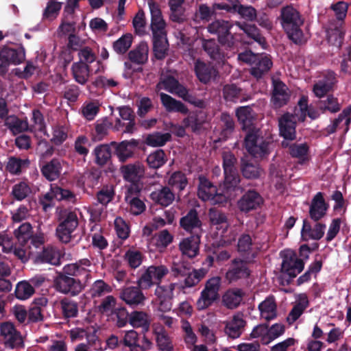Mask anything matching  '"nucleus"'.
<instances>
[{
    "instance_id": "obj_22",
    "label": "nucleus",
    "mask_w": 351,
    "mask_h": 351,
    "mask_svg": "<svg viewBox=\"0 0 351 351\" xmlns=\"http://www.w3.org/2000/svg\"><path fill=\"white\" fill-rule=\"evenodd\" d=\"M73 197V193L69 190L62 189L58 186H51L50 191L47 192L42 199L43 208L47 210V208L50 206L49 202L56 199L58 201L62 199L70 200Z\"/></svg>"
},
{
    "instance_id": "obj_21",
    "label": "nucleus",
    "mask_w": 351,
    "mask_h": 351,
    "mask_svg": "<svg viewBox=\"0 0 351 351\" xmlns=\"http://www.w3.org/2000/svg\"><path fill=\"white\" fill-rule=\"evenodd\" d=\"M273 85L271 100L274 105L279 108L287 104L289 99V93L287 86L279 80H274Z\"/></svg>"
},
{
    "instance_id": "obj_32",
    "label": "nucleus",
    "mask_w": 351,
    "mask_h": 351,
    "mask_svg": "<svg viewBox=\"0 0 351 351\" xmlns=\"http://www.w3.org/2000/svg\"><path fill=\"white\" fill-rule=\"evenodd\" d=\"M324 231L325 226L321 223H317L313 228H311L306 221H304L301 235L302 239L304 241L309 239L318 240L323 237Z\"/></svg>"
},
{
    "instance_id": "obj_17",
    "label": "nucleus",
    "mask_w": 351,
    "mask_h": 351,
    "mask_svg": "<svg viewBox=\"0 0 351 351\" xmlns=\"http://www.w3.org/2000/svg\"><path fill=\"white\" fill-rule=\"evenodd\" d=\"M0 330L6 346L10 348H14L22 345V337L19 332L15 329L13 324L10 322L2 324L0 327Z\"/></svg>"
},
{
    "instance_id": "obj_58",
    "label": "nucleus",
    "mask_w": 351,
    "mask_h": 351,
    "mask_svg": "<svg viewBox=\"0 0 351 351\" xmlns=\"http://www.w3.org/2000/svg\"><path fill=\"white\" fill-rule=\"evenodd\" d=\"M132 43V36L130 34L123 35L113 43V49L119 54L125 53Z\"/></svg>"
},
{
    "instance_id": "obj_4",
    "label": "nucleus",
    "mask_w": 351,
    "mask_h": 351,
    "mask_svg": "<svg viewBox=\"0 0 351 351\" xmlns=\"http://www.w3.org/2000/svg\"><path fill=\"white\" fill-rule=\"evenodd\" d=\"M157 90H165L167 92L175 94L198 107H202L204 102L198 100L195 101L189 93L186 88L181 85L178 80L171 76L162 77L160 82L157 84Z\"/></svg>"
},
{
    "instance_id": "obj_45",
    "label": "nucleus",
    "mask_w": 351,
    "mask_h": 351,
    "mask_svg": "<svg viewBox=\"0 0 351 351\" xmlns=\"http://www.w3.org/2000/svg\"><path fill=\"white\" fill-rule=\"evenodd\" d=\"M244 321L240 316H234L226 326V332L231 338H238L241 334Z\"/></svg>"
},
{
    "instance_id": "obj_36",
    "label": "nucleus",
    "mask_w": 351,
    "mask_h": 351,
    "mask_svg": "<svg viewBox=\"0 0 351 351\" xmlns=\"http://www.w3.org/2000/svg\"><path fill=\"white\" fill-rule=\"evenodd\" d=\"M138 142L136 140H131L129 141H123L116 147V153L122 162L130 158L134 151L135 147L137 146Z\"/></svg>"
},
{
    "instance_id": "obj_31",
    "label": "nucleus",
    "mask_w": 351,
    "mask_h": 351,
    "mask_svg": "<svg viewBox=\"0 0 351 351\" xmlns=\"http://www.w3.org/2000/svg\"><path fill=\"white\" fill-rule=\"evenodd\" d=\"M60 253L54 247H47L35 258L36 263H49L53 265L60 264Z\"/></svg>"
},
{
    "instance_id": "obj_6",
    "label": "nucleus",
    "mask_w": 351,
    "mask_h": 351,
    "mask_svg": "<svg viewBox=\"0 0 351 351\" xmlns=\"http://www.w3.org/2000/svg\"><path fill=\"white\" fill-rule=\"evenodd\" d=\"M169 269L165 265H152L146 268L138 279L139 288L147 289L154 285H159L162 278L168 274Z\"/></svg>"
},
{
    "instance_id": "obj_9",
    "label": "nucleus",
    "mask_w": 351,
    "mask_h": 351,
    "mask_svg": "<svg viewBox=\"0 0 351 351\" xmlns=\"http://www.w3.org/2000/svg\"><path fill=\"white\" fill-rule=\"evenodd\" d=\"M63 274H60L54 280V287L57 291L62 293H70L75 295L80 293L84 285L80 279H75Z\"/></svg>"
},
{
    "instance_id": "obj_34",
    "label": "nucleus",
    "mask_w": 351,
    "mask_h": 351,
    "mask_svg": "<svg viewBox=\"0 0 351 351\" xmlns=\"http://www.w3.org/2000/svg\"><path fill=\"white\" fill-rule=\"evenodd\" d=\"M261 317L271 320L276 316V304L273 297H268L258 305Z\"/></svg>"
},
{
    "instance_id": "obj_15",
    "label": "nucleus",
    "mask_w": 351,
    "mask_h": 351,
    "mask_svg": "<svg viewBox=\"0 0 351 351\" xmlns=\"http://www.w3.org/2000/svg\"><path fill=\"white\" fill-rule=\"evenodd\" d=\"M148 5L151 14V29L153 36L165 35L167 34L166 22L158 4L153 1H149Z\"/></svg>"
},
{
    "instance_id": "obj_25",
    "label": "nucleus",
    "mask_w": 351,
    "mask_h": 351,
    "mask_svg": "<svg viewBox=\"0 0 351 351\" xmlns=\"http://www.w3.org/2000/svg\"><path fill=\"white\" fill-rule=\"evenodd\" d=\"M199 242V236H191L182 239L180 242L179 247L183 255L193 258L198 254Z\"/></svg>"
},
{
    "instance_id": "obj_11",
    "label": "nucleus",
    "mask_w": 351,
    "mask_h": 351,
    "mask_svg": "<svg viewBox=\"0 0 351 351\" xmlns=\"http://www.w3.org/2000/svg\"><path fill=\"white\" fill-rule=\"evenodd\" d=\"M25 59L22 49L4 47L0 51V73H5L11 64H19Z\"/></svg>"
},
{
    "instance_id": "obj_50",
    "label": "nucleus",
    "mask_w": 351,
    "mask_h": 351,
    "mask_svg": "<svg viewBox=\"0 0 351 351\" xmlns=\"http://www.w3.org/2000/svg\"><path fill=\"white\" fill-rule=\"evenodd\" d=\"M34 293L33 285L26 280L17 283L15 289L16 298L21 300H25L29 298Z\"/></svg>"
},
{
    "instance_id": "obj_33",
    "label": "nucleus",
    "mask_w": 351,
    "mask_h": 351,
    "mask_svg": "<svg viewBox=\"0 0 351 351\" xmlns=\"http://www.w3.org/2000/svg\"><path fill=\"white\" fill-rule=\"evenodd\" d=\"M197 78L203 83L208 82L216 75L215 69L210 65L197 60L195 64Z\"/></svg>"
},
{
    "instance_id": "obj_3",
    "label": "nucleus",
    "mask_w": 351,
    "mask_h": 351,
    "mask_svg": "<svg viewBox=\"0 0 351 351\" xmlns=\"http://www.w3.org/2000/svg\"><path fill=\"white\" fill-rule=\"evenodd\" d=\"M245 145L248 152L255 158L267 155L271 148L270 141L261 136L259 130L254 129L246 135Z\"/></svg>"
},
{
    "instance_id": "obj_51",
    "label": "nucleus",
    "mask_w": 351,
    "mask_h": 351,
    "mask_svg": "<svg viewBox=\"0 0 351 351\" xmlns=\"http://www.w3.org/2000/svg\"><path fill=\"white\" fill-rule=\"evenodd\" d=\"M32 193L29 184L25 181L15 184L11 191V195L15 199L21 201L26 198Z\"/></svg>"
},
{
    "instance_id": "obj_18",
    "label": "nucleus",
    "mask_w": 351,
    "mask_h": 351,
    "mask_svg": "<svg viewBox=\"0 0 351 351\" xmlns=\"http://www.w3.org/2000/svg\"><path fill=\"white\" fill-rule=\"evenodd\" d=\"M263 203V199L255 191H248L237 202L239 209L245 213L256 209Z\"/></svg>"
},
{
    "instance_id": "obj_39",
    "label": "nucleus",
    "mask_w": 351,
    "mask_h": 351,
    "mask_svg": "<svg viewBox=\"0 0 351 351\" xmlns=\"http://www.w3.org/2000/svg\"><path fill=\"white\" fill-rule=\"evenodd\" d=\"M184 0H168L170 18L173 21L181 22L185 19Z\"/></svg>"
},
{
    "instance_id": "obj_14",
    "label": "nucleus",
    "mask_w": 351,
    "mask_h": 351,
    "mask_svg": "<svg viewBox=\"0 0 351 351\" xmlns=\"http://www.w3.org/2000/svg\"><path fill=\"white\" fill-rule=\"evenodd\" d=\"M77 225L76 213L73 212L69 213L64 220L57 228L56 234L59 239L64 243L69 242L71 234Z\"/></svg>"
},
{
    "instance_id": "obj_53",
    "label": "nucleus",
    "mask_w": 351,
    "mask_h": 351,
    "mask_svg": "<svg viewBox=\"0 0 351 351\" xmlns=\"http://www.w3.org/2000/svg\"><path fill=\"white\" fill-rule=\"evenodd\" d=\"M319 108L322 112L328 111L331 113H335L340 110L341 104L337 97L329 95L325 99L319 101Z\"/></svg>"
},
{
    "instance_id": "obj_23",
    "label": "nucleus",
    "mask_w": 351,
    "mask_h": 351,
    "mask_svg": "<svg viewBox=\"0 0 351 351\" xmlns=\"http://www.w3.org/2000/svg\"><path fill=\"white\" fill-rule=\"evenodd\" d=\"M272 62L270 58L263 54H258L256 60L251 65V74L256 77H261L263 74L267 73L271 67Z\"/></svg>"
},
{
    "instance_id": "obj_12",
    "label": "nucleus",
    "mask_w": 351,
    "mask_h": 351,
    "mask_svg": "<svg viewBox=\"0 0 351 351\" xmlns=\"http://www.w3.org/2000/svg\"><path fill=\"white\" fill-rule=\"evenodd\" d=\"M176 283L167 285H158L155 289V295L158 302V309L161 312H167L171 309V300L173 298V291Z\"/></svg>"
},
{
    "instance_id": "obj_8",
    "label": "nucleus",
    "mask_w": 351,
    "mask_h": 351,
    "mask_svg": "<svg viewBox=\"0 0 351 351\" xmlns=\"http://www.w3.org/2000/svg\"><path fill=\"white\" fill-rule=\"evenodd\" d=\"M94 265L88 258H82L75 263L67 264L63 267V272L71 276L78 278L80 281H86L90 278Z\"/></svg>"
},
{
    "instance_id": "obj_56",
    "label": "nucleus",
    "mask_w": 351,
    "mask_h": 351,
    "mask_svg": "<svg viewBox=\"0 0 351 351\" xmlns=\"http://www.w3.org/2000/svg\"><path fill=\"white\" fill-rule=\"evenodd\" d=\"M172 239V235L167 230H164L152 239L150 245H155L160 250L171 243Z\"/></svg>"
},
{
    "instance_id": "obj_64",
    "label": "nucleus",
    "mask_w": 351,
    "mask_h": 351,
    "mask_svg": "<svg viewBox=\"0 0 351 351\" xmlns=\"http://www.w3.org/2000/svg\"><path fill=\"white\" fill-rule=\"evenodd\" d=\"M14 235L21 244H25L32 237V226L29 223H24L14 231Z\"/></svg>"
},
{
    "instance_id": "obj_43",
    "label": "nucleus",
    "mask_w": 351,
    "mask_h": 351,
    "mask_svg": "<svg viewBox=\"0 0 351 351\" xmlns=\"http://www.w3.org/2000/svg\"><path fill=\"white\" fill-rule=\"evenodd\" d=\"M130 324L134 328H143L147 331L149 326L148 315L142 311H134L129 316Z\"/></svg>"
},
{
    "instance_id": "obj_44",
    "label": "nucleus",
    "mask_w": 351,
    "mask_h": 351,
    "mask_svg": "<svg viewBox=\"0 0 351 351\" xmlns=\"http://www.w3.org/2000/svg\"><path fill=\"white\" fill-rule=\"evenodd\" d=\"M151 197L162 206H167L171 204L175 197L173 192L169 188L164 187L161 190L152 192Z\"/></svg>"
},
{
    "instance_id": "obj_5",
    "label": "nucleus",
    "mask_w": 351,
    "mask_h": 351,
    "mask_svg": "<svg viewBox=\"0 0 351 351\" xmlns=\"http://www.w3.org/2000/svg\"><path fill=\"white\" fill-rule=\"evenodd\" d=\"M197 195L203 201H210L212 204H221L228 200V196L223 193L221 186L216 189L204 177H199Z\"/></svg>"
},
{
    "instance_id": "obj_41",
    "label": "nucleus",
    "mask_w": 351,
    "mask_h": 351,
    "mask_svg": "<svg viewBox=\"0 0 351 351\" xmlns=\"http://www.w3.org/2000/svg\"><path fill=\"white\" fill-rule=\"evenodd\" d=\"M135 186L131 185L130 188H128V191L125 194V201L130 204V212L135 215H138L142 213L145 209V205L143 201L136 198L135 197H132V191Z\"/></svg>"
},
{
    "instance_id": "obj_13",
    "label": "nucleus",
    "mask_w": 351,
    "mask_h": 351,
    "mask_svg": "<svg viewBox=\"0 0 351 351\" xmlns=\"http://www.w3.org/2000/svg\"><path fill=\"white\" fill-rule=\"evenodd\" d=\"M232 25L223 20H216L208 26V32L210 34H217L221 43L230 47L233 45L232 36L229 33Z\"/></svg>"
},
{
    "instance_id": "obj_57",
    "label": "nucleus",
    "mask_w": 351,
    "mask_h": 351,
    "mask_svg": "<svg viewBox=\"0 0 351 351\" xmlns=\"http://www.w3.org/2000/svg\"><path fill=\"white\" fill-rule=\"evenodd\" d=\"M167 161L166 156L163 150L158 149L151 153L147 158V162L149 167L158 169L162 167Z\"/></svg>"
},
{
    "instance_id": "obj_10",
    "label": "nucleus",
    "mask_w": 351,
    "mask_h": 351,
    "mask_svg": "<svg viewBox=\"0 0 351 351\" xmlns=\"http://www.w3.org/2000/svg\"><path fill=\"white\" fill-rule=\"evenodd\" d=\"M302 260L298 258L296 254L287 250L283 252V261L282 263L281 271L290 278L295 277L304 269Z\"/></svg>"
},
{
    "instance_id": "obj_7",
    "label": "nucleus",
    "mask_w": 351,
    "mask_h": 351,
    "mask_svg": "<svg viewBox=\"0 0 351 351\" xmlns=\"http://www.w3.org/2000/svg\"><path fill=\"white\" fill-rule=\"evenodd\" d=\"M208 215L211 229L216 232L217 237L221 238L222 243H230L232 240L235 239L234 236L232 239L227 238L226 232L229 223L225 214L215 209H210Z\"/></svg>"
},
{
    "instance_id": "obj_26",
    "label": "nucleus",
    "mask_w": 351,
    "mask_h": 351,
    "mask_svg": "<svg viewBox=\"0 0 351 351\" xmlns=\"http://www.w3.org/2000/svg\"><path fill=\"white\" fill-rule=\"evenodd\" d=\"M249 274L250 271L245 263L242 261H235L231 268L227 271L226 278L229 282H232L239 279L247 278Z\"/></svg>"
},
{
    "instance_id": "obj_62",
    "label": "nucleus",
    "mask_w": 351,
    "mask_h": 351,
    "mask_svg": "<svg viewBox=\"0 0 351 351\" xmlns=\"http://www.w3.org/2000/svg\"><path fill=\"white\" fill-rule=\"evenodd\" d=\"M112 291V288L101 280H96L92 285L90 293L93 298H99Z\"/></svg>"
},
{
    "instance_id": "obj_1",
    "label": "nucleus",
    "mask_w": 351,
    "mask_h": 351,
    "mask_svg": "<svg viewBox=\"0 0 351 351\" xmlns=\"http://www.w3.org/2000/svg\"><path fill=\"white\" fill-rule=\"evenodd\" d=\"M281 19L282 27L289 38L295 43H301L303 41V34L300 27L303 21L299 12L291 6L285 7L281 11Z\"/></svg>"
},
{
    "instance_id": "obj_29",
    "label": "nucleus",
    "mask_w": 351,
    "mask_h": 351,
    "mask_svg": "<svg viewBox=\"0 0 351 351\" xmlns=\"http://www.w3.org/2000/svg\"><path fill=\"white\" fill-rule=\"evenodd\" d=\"M121 170L123 178L132 183L137 182L144 174V167L140 162L123 166Z\"/></svg>"
},
{
    "instance_id": "obj_47",
    "label": "nucleus",
    "mask_w": 351,
    "mask_h": 351,
    "mask_svg": "<svg viewBox=\"0 0 351 351\" xmlns=\"http://www.w3.org/2000/svg\"><path fill=\"white\" fill-rule=\"evenodd\" d=\"M5 125L10 131L16 134L28 129V123L27 121L21 120L16 116H8L5 119Z\"/></svg>"
},
{
    "instance_id": "obj_54",
    "label": "nucleus",
    "mask_w": 351,
    "mask_h": 351,
    "mask_svg": "<svg viewBox=\"0 0 351 351\" xmlns=\"http://www.w3.org/2000/svg\"><path fill=\"white\" fill-rule=\"evenodd\" d=\"M203 47L211 58L219 62H223L224 56L219 50L218 46L213 40H204Z\"/></svg>"
},
{
    "instance_id": "obj_61",
    "label": "nucleus",
    "mask_w": 351,
    "mask_h": 351,
    "mask_svg": "<svg viewBox=\"0 0 351 351\" xmlns=\"http://www.w3.org/2000/svg\"><path fill=\"white\" fill-rule=\"evenodd\" d=\"M208 269L205 268H200L199 269H194L189 274L184 280V285L186 287H192L197 284L206 275Z\"/></svg>"
},
{
    "instance_id": "obj_35",
    "label": "nucleus",
    "mask_w": 351,
    "mask_h": 351,
    "mask_svg": "<svg viewBox=\"0 0 351 351\" xmlns=\"http://www.w3.org/2000/svg\"><path fill=\"white\" fill-rule=\"evenodd\" d=\"M160 96L161 102L167 111L179 112L182 114L187 113L188 109L182 102L163 93H161Z\"/></svg>"
},
{
    "instance_id": "obj_49",
    "label": "nucleus",
    "mask_w": 351,
    "mask_h": 351,
    "mask_svg": "<svg viewBox=\"0 0 351 351\" xmlns=\"http://www.w3.org/2000/svg\"><path fill=\"white\" fill-rule=\"evenodd\" d=\"M166 34L158 35L154 36V51L155 56L158 59L165 58L168 50V42Z\"/></svg>"
},
{
    "instance_id": "obj_52",
    "label": "nucleus",
    "mask_w": 351,
    "mask_h": 351,
    "mask_svg": "<svg viewBox=\"0 0 351 351\" xmlns=\"http://www.w3.org/2000/svg\"><path fill=\"white\" fill-rule=\"evenodd\" d=\"M290 154L293 157L298 158L301 164L309 158L308 147L306 143L293 144L290 147Z\"/></svg>"
},
{
    "instance_id": "obj_55",
    "label": "nucleus",
    "mask_w": 351,
    "mask_h": 351,
    "mask_svg": "<svg viewBox=\"0 0 351 351\" xmlns=\"http://www.w3.org/2000/svg\"><path fill=\"white\" fill-rule=\"evenodd\" d=\"M171 137L170 133L154 132L147 136L146 143L152 147H161L170 141Z\"/></svg>"
},
{
    "instance_id": "obj_27",
    "label": "nucleus",
    "mask_w": 351,
    "mask_h": 351,
    "mask_svg": "<svg viewBox=\"0 0 351 351\" xmlns=\"http://www.w3.org/2000/svg\"><path fill=\"white\" fill-rule=\"evenodd\" d=\"M327 206L322 193H317L313 197L310 206V216L311 219L317 221L323 217L326 212Z\"/></svg>"
},
{
    "instance_id": "obj_63",
    "label": "nucleus",
    "mask_w": 351,
    "mask_h": 351,
    "mask_svg": "<svg viewBox=\"0 0 351 351\" xmlns=\"http://www.w3.org/2000/svg\"><path fill=\"white\" fill-rule=\"evenodd\" d=\"M51 141L56 145H61L67 138V128L63 125H56L51 129Z\"/></svg>"
},
{
    "instance_id": "obj_24",
    "label": "nucleus",
    "mask_w": 351,
    "mask_h": 351,
    "mask_svg": "<svg viewBox=\"0 0 351 351\" xmlns=\"http://www.w3.org/2000/svg\"><path fill=\"white\" fill-rule=\"evenodd\" d=\"M120 298L128 305L136 306L143 302L145 299L139 288L127 287L121 291Z\"/></svg>"
},
{
    "instance_id": "obj_37",
    "label": "nucleus",
    "mask_w": 351,
    "mask_h": 351,
    "mask_svg": "<svg viewBox=\"0 0 351 351\" xmlns=\"http://www.w3.org/2000/svg\"><path fill=\"white\" fill-rule=\"evenodd\" d=\"M243 293L241 289H232L228 290L223 295L222 300L225 306L229 308L238 306L242 301Z\"/></svg>"
},
{
    "instance_id": "obj_40",
    "label": "nucleus",
    "mask_w": 351,
    "mask_h": 351,
    "mask_svg": "<svg viewBox=\"0 0 351 351\" xmlns=\"http://www.w3.org/2000/svg\"><path fill=\"white\" fill-rule=\"evenodd\" d=\"M181 227L186 231L191 232L194 229L200 228L202 223L195 210H191L186 216L181 218L180 221Z\"/></svg>"
},
{
    "instance_id": "obj_46",
    "label": "nucleus",
    "mask_w": 351,
    "mask_h": 351,
    "mask_svg": "<svg viewBox=\"0 0 351 351\" xmlns=\"http://www.w3.org/2000/svg\"><path fill=\"white\" fill-rule=\"evenodd\" d=\"M61 162L58 160H52L42 168L43 176L49 180L57 179L61 172Z\"/></svg>"
},
{
    "instance_id": "obj_16",
    "label": "nucleus",
    "mask_w": 351,
    "mask_h": 351,
    "mask_svg": "<svg viewBox=\"0 0 351 351\" xmlns=\"http://www.w3.org/2000/svg\"><path fill=\"white\" fill-rule=\"evenodd\" d=\"M336 82L335 73L332 71H328L322 79L314 84L313 92L317 97L322 98L332 90Z\"/></svg>"
},
{
    "instance_id": "obj_42",
    "label": "nucleus",
    "mask_w": 351,
    "mask_h": 351,
    "mask_svg": "<svg viewBox=\"0 0 351 351\" xmlns=\"http://www.w3.org/2000/svg\"><path fill=\"white\" fill-rule=\"evenodd\" d=\"M149 47L146 43L142 42L138 46L131 51L128 56L131 61L138 64H143L148 58Z\"/></svg>"
},
{
    "instance_id": "obj_48",
    "label": "nucleus",
    "mask_w": 351,
    "mask_h": 351,
    "mask_svg": "<svg viewBox=\"0 0 351 351\" xmlns=\"http://www.w3.org/2000/svg\"><path fill=\"white\" fill-rule=\"evenodd\" d=\"M298 106L301 112L298 118L300 121H304L306 115H308L312 119H315L319 117V111L312 106H308V99L306 97H301L298 102Z\"/></svg>"
},
{
    "instance_id": "obj_28",
    "label": "nucleus",
    "mask_w": 351,
    "mask_h": 351,
    "mask_svg": "<svg viewBox=\"0 0 351 351\" xmlns=\"http://www.w3.org/2000/svg\"><path fill=\"white\" fill-rule=\"evenodd\" d=\"M350 113L351 108L344 109L342 112L339 115L331 124L327 126L326 132L328 134H332L338 128H343V132H346L348 130V126L350 123Z\"/></svg>"
},
{
    "instance_id": "obj_19",
    "label": "nucleus",
    "mask_w": 351,
    "mask_h": 351,
    "mask_svg": "<svg viewBox=\"0 0 351 351\" xmlns=\"http://www.w3.org/2000/svg\"><path fill=\"white\" fill-rule=\"evenodd\" d=\"M97 68L93 66H88V65L84 64L83 62H75L73 64L72 71L73 75L78 83L84 84L86 82L88 79L89 74L90 73H97L100 71L101 66L99 62L97 61L95 63Z\"/></svg>"
},
{
    "instance_id": "obj_2",
    "label": "nucleus",
    "mask_w": 351,
    "mask_h": 351,
    "mask_svg": "<svg viewBox=\"0 0 351 351\" xmlns=\"http://www.w3.org/2000/svg\"><path fill=\"white\" fill-rule=\"evenodd\" d=\"M221 287L220 277L214 276L207 280L195 302L196 308L198 311H204L217 302L220 298Z\"/></svg>"
},
{
    "instance_id": "obj_30",
    "label": "nucleus",
    "mask_w": 351,
    "mask_h": 351,
    "mask_svg": "<svg viewBox=\"0 0 351 351\" xmlns=\"http://www.w3.org/2000/svg\"><path fill=\"white\" fill-rule=\"evenodd\" d=\"M225 179L221 186L223 193L228 195V199L234 198L233 191L237 188L240 182V177L237 169H234L230 173H224Z\"/></svg>"
},
{
    "instance_id": "obj_20",
    "label": "nucleus",
    "mask_w": 351,
    "mask_h": 351,
    "mask_svg": "<svg viewBox=\"0 0 351 351\" xmlns=\"http://www.w3.org/2000/svg\"><path fill=\"white\" fill-rule=\"evenodd\" d=\"M295 120L294 115L285 114L279 120L280 134L285 139L292 140L295 136Z\"/></svg>"
},
{
    "instance_id": "obj_60",
    "label": "nucleus",
    "mask_w": 351,
    "mask_h": 351,
    "mask_svg": "<svg viewBox=\"0 0 351 351\" xmlns=\"http://www.w3.org/2000/svg\"><path fill=\"white\" fill-rule=\"evenodd\" d=\"M95 162L99 165H104L108 162L111 157L110 147L106 145H101L94 149Z\"/></svg>"
},
{
    "instance_id": "obj_38",
    "label": "nucleus",
    "mask_w": 351,
    "mask_h": 351,
    "mask_svg": "<svg viewBox=\"0 0 351 351\" xmlns=\"http://www.w3.org/2000/svg\"><path fill=\"white\" fill-rule=\"evenodd\" d=\"M237 116L239 121L242 124L243 130L249 129L251 131L253 129L251 127L253 125L254 113L250 107L243 106L238 108Z\"/></svg>"
},
{
    "instance_id": "obj_59",
    "label": "nucleus",
    "mask_w": 351,
    "mask_h": 351,
    "mask_svg": "<svg viewBox=\"0 0 351 351\" xmlns=\"http://www.w3.org/2000/svg\"><path fill=\"white\" fill-rule=\"evenodd\" d=\"M117 309L116 299L111 295L104 298L99 306V311L106 316L116 313Z\"/></svg>"
}]
</instances>
